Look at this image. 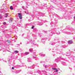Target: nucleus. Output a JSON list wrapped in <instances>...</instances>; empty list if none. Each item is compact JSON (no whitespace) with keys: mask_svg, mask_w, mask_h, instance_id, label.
Returning <instances> with one entry per match:
<instances>
[{"mask_svg":"<svg viewBox=\"0 0 75 75\" xmlns=\"http://www.w3.org/2000/svg\"><path fill=\"white\" fill-rule=\"evenodd\" d=\"M72 41L71 40L69 41L68 43L69 44H72Z\"/></svg>","mask_w":75,"mask_h":75,"instance_id":"f03ea898","label":"nucleus"},{"mask_svg":"<svg viewBox=\"0 0 75 75\" xmlns=\"http://www.w3.org/2000/svg\"><path fill=\"white\" fill-rule=\"evenodd\" d=\"M18 16H19V18H20V19H21V20H22V15H21V13H18Z\"/></svg>","mask_w":75,"mask_h":75,"instance_id":"f257e3e1","label":"nucleus"},{"mask_svg":"<svg viewBox=\"0 0 75 75\" xmlns=\"http://www.w3.org/2000/svg\"><path fill=\"white\" fill-rule=\"evenodd\" d=\"M7 16H8V15H6V18L7 17Z\"/></svg>","mask_w":75,"mask_h":75,"instance_id":"f8f14e48","label":"nucleus"},{"mask_svg":"<svg viewBox=\"0 0 75 75\" xmlns=\"http://www.w3.org/2000/svg\"><path fill=\"white\" fill-rule=\"evenodd\" d=\"M3 24L4 25H5V24H6V23L5 22H4L3 23Z\"/></svg>","mask_w":75,"mask_h":75,"instance_id":"0eeeda50","label":"nucleus"},{"mask_svg":"<svg viewBox=\"0 0 75 75\" xmlns=\"http://www.w3.org/2000/svg\"><path fill=\"white\" fill-rule=\"evenodd\" d=\"M10 8L11 10H13V7L11 6H10Z\"/></svg>","mask_w":75,"mask_h":75,"instance_id":"7ed1b4c3","label":"nucleus"},{"mask_svg":"<svg viewBox=\"0 0 75 75\" xmlns=\"http://www.w3.org/2000/svg\"><path fill=\"white\" fill-rule=\"evenodd\" d=\"M7 42H8V44H10V42L9 40H8L7 41Z\"/></svg>","mask_w":75,"mask_h":75,"instance_id":"20e7f679","label":"nucleus"},{"mask_svg":"<svg viewBox=\"0 0 75 75\" xmlns=\"http://www.w3.org/2000/svg\"><path fill=\"white\" fill-rule=\"evenodd\" d=\"M52 69H53V70H56V69L55 68H52Z\"/></svg>","mask_w":75,"mask_h":75,"instance_id":"6e6552de","label":"nucleus"},{"mask_svg":"<svg viewBox=\"0 0 75 75\" xmlns=\"http://www.w3.org/2000/svg\"><path fill=\"white\" fill-rule=\"evenodd\" d=\"M34 26H33V27H32V29H33L34 28Z\"/></svg>","mask_w":75,"mask_h":75,"instance_id":"9b49d317","label":"nucleus"},{"mask_svg":"<svg viewBox=\"0 0 75 75\" xmlns=\"http://www.w3.org/2000/svg\"><path fill=\"white\" fill-rule=\"evenodd\" d=\"M74 18H75V16H74Z\"/></svg>","mask_w":75,"mask_h":75,"instance_id":"ddd939ff","label":"nucleus"},{"mask_svg":"<svg viewBox=\"0 0 75 75\" xmlns=\"http://www.w3.org/2000/svg\"><path fill=\"white\" fill-rule=\"evenodd\" d=\"M15 52H16V53H18V52L17 50L15 51Z\"/></svg>","mask_w":75,"mask_h":75,"instance_id":"423d86ee","label":"nucleus"},{"mask_svg":"<svg viewBox=\"0 0 75 75\" xmlns=\"http://www.w3.org/2000/svg\"><path fill=\"white\" fill-rule=\"evenodd\" d=\"M56 71V72H58V70L56 69V70H55Z\"/></svg>","mask_w":75,"mask_h":75,"instance_id":"1a4fd4ad","label":"nucleus"},{"mask_svg":"<svg viewBox=\"0 0 75 75\" xmlns=\"http://www.w3.org/2000/svg\"><path fill=\"white\" fill-rule=\"evenodd\" d=\"M25 54H26V55H28V54H29V53L28 52H27L25 53Z\"/></svg>","mask_w":75,"mask_h":75,"instance_id":"39448f33","label":"nucleus"},{"mask_svg":"<svg viewBox=\"0 0 75 75\" xmlns=\"http://www.w3.org/2000/svg\"><path fill=\"white\" fill-rule=\"evenodd\" d=\"M12 69H14V67H12Z\"/></svg>","mask_w":75,"mask_h":75,"instance_id":"9d476101","label":"nucleus"}]
</instances>
